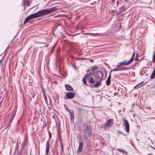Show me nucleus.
<instances>
[{"label": "nucleus", "instance_id": "473e14b6", "mask_svg": "<svg viewBox=\"0 0 155 155\" xmlns=\"http://www.w3.org/2000/svg\"><path fill=\"white\" fill-rule=\"evenodd\" d=\"M116 95V93H114V95L115 96Z\"/></svg>", "mask_w": 155, "mask_h": 155}, {"label": "nucleus", "instance_id": "f8f14e48", "mask_svg": "<svg viewBox=\"0 0 155 155\" xmlns=\"http://www.w3.org/2000/svg\"><path fill=\"white\" fill-rule=\"evenodd\" d=\"M36 16H35V13H33L32 14H31L27 17L26 18H25V21L27 20L28 19L29 20H30L31 19L34 18H36Z\"/></svg>", "mask_w": 155, "mask_h": 155}, {"label": "nucleus", "instance_id": "423d86ee", "mask_svg": "<svg viewBox=\"0 0 155 155\" xmlns=\"http://www.w3.org/2000/svg\"><path fill=\"white\" fill-rule=\"evenodd\" d=\"M50 145V140H48L46 142V145L45 154L48 155L49 151V147Z\"/></svg>", "mask_w": 155, "mask_h": 155}, {"label": "nucleus", "instance_id": "6ab92c4d", "mask_svg": "<svg viewBox=\"0 0 155 155\" xmlns=\"http://www.w3.org/2000/svg\"><path fill=\"white\" fill-rule=\"evenodd\" d=\"M98 69V67H96L95 66H93L91 69V71H96Z\"/></svg>", "mask_w": 155, "mask_h": 155}, {"label": "nucleus", "instance_id": "0eeeda50", "mask_svg": "<svg viewBox=\"0 0 155 155\" xmlns=\"http://www.w3.org/2000/svg\"><path fill=\"white\" fill-rule=\"evenodd\" d=\"M75 95L73 93L68 92L66 94V97L68 99H72L74 97Z\"/></svg>", "mask_w": 155, "mask_h": 155}, {"label": "nucleus", "instance_id": "aec40b11", "mask_svg": "<svg viewBox=\"0 0 155 155\" xmlns=\"http://www.w3.org/2000/svg\"><path fill=\"white\" fill-rule=\"evenodd\" d=\"M118 150L123 153H124V154H127V152L125 151L124 150V149H117Z\"/></svg>", "mask_w": 155, "mask_h": 155}, {"label": "nucleus", "instance_id": "4be33fe9", "mask_svg": "<svg viewBox=\"0 0 155 155\" xmlns=\"http://www.w3.org/2000/svg\"><path fill=\"white\" fill-rule=\"evenodd\" d=\"M60 143L61 144V151L60 152V153H61V155L63 153V145H62L61 142L60 141Z\"/></svg>", "mask_w": 155, "mask_h": 155}, {"label": "nucleus", "instance_id": "c85d7f7f", "mask_svg": "<svg viewBox=\"0 0 155 155\" xmlns=\"http://www.w3.org/2000/svg\"><path fill=\"white\" fill-rule=\"evenodd\" d=\"M138 60V55H137H137H136V58H135V61H137Z\"/></svg>", "mask_w": 155, "mask_h": 155}, {"label": "nucleus", "instance_id": "a211bd4d", "mask_svg": "<svg viewBox=\"0 0 155 155\" xmlns=\"http://www.w3.org/2000/svg\"><path fill=\"white\" fill-rule=\"evenodd\" d=\"M70 111L69 114L71 116V119H73V120H74V113L72 111H71V110H70Z\"/></svg>", "mask_w": 155, "mask_h": 155}, {"label": "nucleus", "instance_id": "ddd939ff", "mask_svg": "<svg viewBox=\"0 0 155 155\" xmlns=\"http://www.w3.org/2000/svg\"><path fill=\"white\" fill-rule=\"evenodd\" d=\"M36 16H35V13H33L32 14H31L27 17L26 18H25V21L27 20L28 19L29 20H30L31 19L34 18H36Z\"/></svg>", "mask_w": 155, "mask_h": 155}, {"label": "nucleus", "instance_id": "f03ea898", "mask_svg": "<svg viewBox=\"0 0 155 155\" xmlns=\"http://www.w3.org/2000/svg\"><path fill=\"white\" fill-rule=\"evenodd\" d=\"M134 58L133 57V56L131 57V58L130 59V60L127 61L126 60H124V61H121L117 64V67H119L121 66H127L129 65L133 61Z\"/></svg>", "mask_w": 155, "mask_h": 155}, {"label": "nucleus", "instance_id": "393cba45", "mask_svg": "<svg viewBox=\"0 0 155 155\" xmlns=\"http://www.w3.org/2000/svg\"><path fill=\"white\" fill-rule=\"evenodd\" d=\"M152 61L153 62H154L155 61V55L154 54L153 55Z\"/></svg>", "mask_w": 155, "mask_h": 155}, {"label": "nucleus", "instance_id": "b1692460", "mask_svg": "<svg viewBox=\"0 0 155 155\" xmlns=\"http://www.w3.org/2000/svg\"><path fill=\"white\" fill-rule=\"evenodd\" d=\"M29 20L28 19L25 21V20L24 23H23V25H25L26 23H27L28 21H29Z\"/></svg>", "mask_w": 155, "mask_h": 155}, {"label": "nucleus", "instance_id": "72a5a7b5", "mask_svg": "<svg viewBox=\"0 0 155 155\" xmlns=\"http://www.w3.org/2000/svg\"><path fill=\"white\" fill-rule=\"evenodd\" d=\"M91 61L92 62H93V60H92V59H91Z\"/></svg>", "mask_w": 155, "mask_h": 155}, {"label": "nucleus", "instance_id": "20e7f679", "mask_svg": "<svg viewBox=\"0 0 155 155\" xmlns=\"http://www.w3.org/2000/svg\"><path fill=\"white\" fill-rule=\"evenodd\" d=\"M123 124L124 125L126 131L128 133L129 131V124L127 120L125 118H124L123 119Z\"/></svg>", "mask_w": 155, "mask_h": 155}, {"label": "nucleus", "instance_id": "a878e982", "mask_svg": "<svg viewBox=\"0 0 155 155\" xmlns=\"http://www.w3.org/2000/svg\"><path fill=\"white\" fill-rule=\"evenodd\" d=\"M49 138L48 140H50H50L51 138V134L50 132L49 133Z\"/></svg>", "mask_w": 155, "mask_h": 155}, {"label": "nucleus", "instance_id": "f257e3e1", "mask_svg": "<svg viewBox=\"0 0 155 155\" xmlns=\"http://www.w3.org/2000/svg\"><path fill=\"white\" fill-rule=\"evenodd\" d=\"M57 9L56 7H54L49 8L41 10L34 13L36 17L38 18L53 12Z\"/></svg>", "mask_w": 155, "mask_h": 155}, {"label": "nucleus", "instance_id": "bb28decb", "mask_svg": "<svg viewBox=\"0 0 155 155\" xmlns=\"http://www.w3.org/2000/svg\"><path fill=\"white\" fill-rule=\"evenodd\" d=\"M119 71L118 70V69H116V68H115L114 69L112 70H111L110 73H111V72L113 71Z\"/></svg>", "mask_w": 155, "mask_h": 155}, {"label": "nucleus", "instance_id": "2eb2a0df", "mask_svg": "<svg viewBox=\"0 0 155 155\" xmlns=\"http://www.w3.org/2000/svg\"><path fill=\"white\" fill-rule=\"evenodd\" d=\"M84 133H87V134H90L91 133V129L88 127H86V129L84 130Z\"/></svg>", "mask_w": 155, "mask_h": 155}, {"label": "nucleus", "instance_id": "f704fd0d", "mask_svg": "<svg viewBox=\"0 0 155 155\" xmlns=\"http://www.w3.org/2000/svg\"><path fill=\"white\" fill-rule=\"evenodd\" d=\"M121 27V25H120V27Z\"/></svg>", "mask_w": 155, "mask_h": 155}, {"label": "nucleus", "instance_id": "c9c22d12", "mask_svg": "<svg viewBox=\"0 0 155 155\" xmlns=\"http://www.w3.org/2000/svg\"><path fill=\"white\" fill-rule=\"evenodd\" d=\"M84 58H81V59H84Z\"/></svg>", "mask_w": 155, "mask_h": 155}, {"label": "nucleus", "instance_id": "2f4dec72", "mask_svg": "<svg viewBox=\"0 0 155 155\" xmlns=\"http://www.w3.org/2000/svg\"><path fill=\"white\" fill-rule=\"evenodd\" d=\"M89 71H90L89 70H88L87 71V73H88L89 72Z\"/></svg>", "mask_w": 155, "mask_h": 155}, {"label": "nucleus", "instance_id": "7c9ffc66", "mask_svg": "<svg viewBox=\"0 0 155 155\" xmlns=\"http://www.w3.org/2000/svg\"><path fill=\"white\" fill-rule=\"evenodd\" d=\"M67 110L69 112V111H70V110H69V109H67Z\"/></svg>", "mask_w": 155, "mask_h": 155}, {"label": "nucleus", "instance_id": "7ed1b4c3", "mask_svg": "<svg viewBox=\"0 0 155 155\" xmlns=\"http://www.w3.org/2000/svg\"><path fill=\"white\" fill-rule=\"evenodd\" d=\"M106 74V76L107 75V73L106 71L105 72ZM103 74L101 72L97 71L96 72V76L97 78L99 81H101L102 80L104 79L106 76L104 77L103 76Z\"/></svg>", "mask_w": 155, "mask_h": 155}, {"label": "nucleus", "instance_id": "5701e85b", "mask_svg": "<svg viewBox=\"0 0 155 155\" xmlns=\"http://www.w3.org/2000/svg\"><path fill=\"white\" fill-rule=\"evenodd\" d=\"M155 76V74L152 72L151 75L150 76V78L153 79Z\"/></svg>", "mask_w": 155, "mask_h": 155}, {"label": "nucleus", "instance_id": "9d476101", "mask_svg": "<svg viewBox=\"0 0 155 155\" xmlns=\"http://www.w3.org/2000/svg\"><path fill=\"white\" fill-rule=\"evenodd\" d=\"M111 79V73H110V75L108 77L107 80L106 81V85L107 86L109 85L110 83Z\"/></svg>", "mask_w": 155, "mask_h": 155}, {"label": "nucleus", "instance_id": "cd10ccee", "mask_svg": "<svg viewBox=\"0 0 155 155\" xmlns=\"http://www.w3.org/2000/svg\"><path fill=\"white\" fill-rule=\"evenodd\" d=\"M124 67H123V68H119L118 69V70L119 71L120 70V71H123V70H124Z\"/></svg>", "mask_w": 155, "mask_h": 155}, {"label": "nucleus", "instance_id": "6e6552de", "mask_svg": "<svg viewBox=\"0 0 155 155\" xmlns=\"http://www.w3.org/2000/svg\"><path fill=\"white\" fill-rule=\"evenodd\" d=\"M83 146V143L82 142H79V146L78 149L77 150V152L79 153L82 151Z\"/></svg>", "mask_w": 155, "mask_h": 155}, {"label": "nucleus", "instance_id": "4c0bfd02", "mask_svg": "<svg viewBox=\"0 0 155 155\" xmlns=\"http://www.w3.org/2000/svg\"><path fill=\"white\" fill-rule=\"evenodd\" d=\"M87 34V33H86V34H85V35H86V34Z\"/></svg>", "mask_w": 155, "mask_h": 155}, {"label": "nucleus", "instance_id": "f3484780", "mask_svg": "<svg viewBox=\"0 0 155 155\" xmlns=\"http://www.w3.org/2000/svg\"><path fill=\"white\" fill-rule=\"evenodd\" d=\"M101 81H96V83L94 84V86L96 87H98L101 85Z\"/></svg>", "mask_w": 155, "mask_h": 155}, {"label": "nucleus", "instance_id": "4468645a", "mask_svg": "<svg viewBox=\"0 0 155 155\" xmlns=\"http://www.w3.org/2000/svg\"><path fill=\"white\" fill-rule=\"evenodd\" d=\"M88 81V83L89 84L90 83H93L94 82V80L92 77H90L89 79L87 80Z\"/></svg>", "mask_w": 155, "mask_h": 155}, {"label": "nucleus", "instance_id": "9b49d317", "mask_svg": "<svg viewBox=\"0 0 155 155\" xmlns=\"http://www.w3.org/2000/svg\"><path fill=\"white\" fill-rule=\"evenodd\" d=\"M15 114H14V115H13L12 118L9 121V122L8 123V124L7 125V128H9L11 126V123L14 118V117L15 116Z\"/></svg>", "mask_w": 155, "mask_h": 155}, {"label": "nucleus", "instance_id": "c756f323", "mask_svg": "<svg viewBox=\"0 0 155 155\" xmlns=\"http://www.w3.org/2000/svg\"><path fill=\"white\" fill-rule=\"evenodd\" d=\"M153 72L155 74V68H154V70L153 71Z\"/></svg>", "mask_w": 155, "mask_h": 155}, {"label": "nucleus", "instance_id": "dca6fc26", "mask_svg": "<svg viewBox=\"0 0 155 155\" xmlns=\"http://www.w3.org/2000/svg\"><path fill=\"white\" fill-rule=\"evenodd\" d=\"M95 73V72L94 71L93 73H90L88 74H87L85 75V79L86 80H87V79H89V78H90V77H91V76H93L94 74Z\"/></svg>", "mask_w": 155, "mask_h": 155}, {"label": "nucleus", "instance_id": "412c9836", "mask_svg": "<svg viewBox=\"0 0 155 155\" xmlns=\"http://www.w3.org/2000/svg\"><path fill=\"white\" fill-rule=\"evenodd\" d=\"M86 79H85V77L83 78V82L84 84L87 85H88L89 84H87V83L86 81Z\"/></svg>", "mask_w": 155, "mask_h": 155}, {"label": "nucleus", "instance_id": "39448f33", "mask_svg": "<svg viewBox=\"0 0 155 155\" xmlns=\"http://www.w3.org/2000/svg\"><path fill=\"white\" fill-rule=\"evenodd\" d=\"M114 120L113 119H109L104 124L105 127H111L113 126Z\"/></svg>", "mask_w": 155, "mask_h": 155}, {"label": "nucleus", "instance_id": "1a4fd4ad", "mask_svg": "<svg viewBox=\"0 0 155 155\" xmlns=\"http://www.w3.org/2000/svg\"><path fill=\"white\" fill-rule=\"evenodd\" d=\"M65 87L66 90L68 91H73V88L69 85L66 84L65 85Z\"/></svg>", "mask_w": 155, "mask_h": 155}, {"label": "nucleus", "instance_id": "e433bc0d", "mask_svg": "<svg viewBox=\"0 0 155 155\" xmlns=\"http://www.w3.org/2000/svg\"><path fill=\"white\" fill-rule=\"evenodd\" d=\"M153 87H155V84L153 85Z\"/></svg>", "mask_w": 155, "mask_h": 155}]
</instances>
